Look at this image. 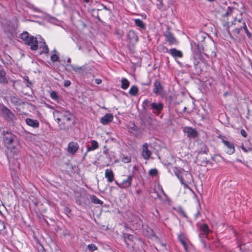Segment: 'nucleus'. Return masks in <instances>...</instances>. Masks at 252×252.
Listing matches in <instances>:
<instances>
[{
  "mask_svg": "<svg viewBox=\"0 0 252 252\" xmlns=\"http://www.w3.org/2000/svg\"><path fill=\"white\" fill-rule=\"evenodd\" d=\"M134 22L135 24L140 28L144 29L145 28V24L141 20L136 19L134 20Z\"/></svg>",
  "mask_w": 252,
  "mask_h": 252,
  "instance_id": "32",
  "label": "nucleus"
},
{
  "mask_svg": "<svg viewBox=\"0 0 252 252\" xmlns=\"http://www.w3.org/2000/svg\"><path fill=\"white\" fill-rule=\"evenodd\" d=\"M175 174L185 189L188 188V184H191L193 181L192 176L189 172L179 170L175 172Z\"/></svg>",
  "mask_w": 252,
  "mask_h": 252,
  "instance_id": "1",
  "label": "nucleus"
},
{
  "mask_svg": "<svg viewBox=\"0 0 252 252\" xmlns=\"http://www.w3.org/2000/svg\"><path fill=\"white\" fill-rule=\"evenodd\" d=\"M191 48L195 59L200 60L202 57V48L195 42H191Z\"/></svg>",
  "mask_w": 252,
  "mask_h": 252,
  "instance_id": "6",
  "label": "nucleus"
},
{
  "mask_svg": "<svg viewBox=\"0 0 252 252\" xmlns=\"http://www.w3.org/2000/svg\"><path fill=\"white\" fill-rule=\"evenodd\" d=\"M131 125V126L128 127V131L130 133H134V131H136L137 130V127L133 123H132Z\"/></svg>",
  "mask_w": 252,
  "mask_h": 252,
  "instance_id": "36",
  "label": "nucleus"
},
{
  "mask_svg": "<svg viewBox=\"0 0 252 252\" xmlns=\"http://www.w3.org/2000/svg\"><path fill=\"white\" fill-rule=\"evenodd\" d=\"M2 115L8 121H12L15 119L14 115L5 107H3L1 109Z\"/></svg>",
  "mask_w": 252,
  "mask_h": 252,
  "instance_id": "11",
  "label": "nucleus"
},
{
  "mask_svg": "<svg viewBox=\"0 0 252 252\" xmlns=\"http://www.w3.org/2000/svg\"><path fill=\"white\" fill-rule=\"evenodd\" d=\"M97 10H101V8L98 9Z\"/></svg>",
  "mask_w": 252,
  "mask_h": 252,
  "instance_id": "60",
  "label": "nucleus"
},
{
  "mask_svg": "<svg viewBox=\"0 0 252 252\" xmlns=\"http://www.w3.org/2000/svg\"><path fill=\"white\" fill-rule=\"evenodd\" d=\"M33 9L34 11H38L37 8H34Z\"/></svg>",
  "mask_w": 252,
  "mask_h": 252,
  "instance_id": "58",
  "label": "nucleus"
},
{
  "mask_svg": "<svg viewBox=\"0 0 252 252\" xmlns=\"http://www.w3.org/2000/svg\"><path fill=\"white\" fill-rule=\"evenodd\" d=\"M19 37L25 42L26 44L31 46V50L34 51L37 50V40L36 37L33 36H29L27 32H24L20 35Z\"/></svg>",
  "mask_w": 252,
  "mask_h": 252,
  "instance_id": "3",
  "label": "nucleus"
},
{
  "mask_svg": "<svg viewBox=\"0 0 252 252\" xmlns=\"http://www.w3.org/2000/svg\"><path fill=\"white\" fill-rule=\"evenodd\" d=\"M142 106L145 110L150 106L152 112L156 116H158L163 109V104L162 102L151 103L148 99H145L142 103Z\"/></svg>",
  "mask_w": 252,
  "mask_h": 252,
  "instance_id": "2",
  "label": "nucleus"
},
{
  "mask_svg": "<svg viewBox=\"0 0 252 252\" xmlns=\"http://www.w3.org/2000/svg\"><path fill=\"white\" fill-rule=\"evenodd\" d=\"M220 138L221 139V142L225 147L226 153L228 155L233 154L235 151L233 142L227 140V139L223 136L220 137Z\"/></svg>",
  "mask_w": 252,
  "mask_h": 252,
  "instance_id": "5",
  "label": "nucleus"
},
{
  "mask_svg": "<svg viewBox=\"0 0 252 252\" xmlns=\"http://www.w3.org/2000/svg\"><path fill=\"white\" fill-rule=\"evenodd\" d=\"M240 133H241V134L244 137H245V138L247 137V133L246 131L244 129H241V131H240Z\"/></svg>",
  "mask_w": 252,
  "mask_h": 252,
  "instance_id": "41",
  "label": "nucleus"
},
{
  "mask_svg": "<svg viewBox=\"0 0 252 252\" xmlns=\"http://www.w3.org/2000/svg\"><path fill=\"white\" fill-rule=\"evenodd\" d=\"M68 66L71 67L75 72H80L81 71L83 70V66H79L77 65H74L73 64H69Z\"/></svg>",
  "mask_w": 252,
  "mask_h": 252,
  "instance_id": "30",
  "label": "nucleus"
},
{
  "mask_svg": "<svg viewBox=\"0 0 252 252\" xmlns=\"http://www.w3.org/2000/svg\"><path fill=\"white\" fill-rule=\"evenodd\" d=\"M159 192L156 193V196L154 197L156 199L158 198L162 200L166 199L167 196L165 193L164 192L163 189L160 186H158Z\"/></svg>",
  "mask_w": 252,
  "mask_h": 252,
  "instance_id": "25",
  "label": "nucleus"
},
{
  "mask_svg": "<svg viewBox=\"0 0 252 252\" xmlns=\"http://www.w3.org/2000/svg\"><path fill=\"white\" fill-rule=\"evenodd\" d=\"M85 2L88 3L89 1V0H83Z\"/></svg>",
  "mask_w": 252,
  "mask_h": 252,
  "instance_id": "52",
  "label": "nucleus"
},
{
  "mask_svg": "<svg viewBox=\"0 0 252 252\" xmlns=\"http://www.w3.org/2000/svg\"><path fill=\"white\" fill-rule=\"evenodd\" d=\"M115 183L120 188V183H118L117 181H115Z\"/></svg>",
  "mask_w": 252,
  "mask_h": 252,
  "instance_id": "49",
  "label": "nucleus"
},
{
  "mask_svg": "<svg viewBox=\"0 0 252 252\" xmlns=\"http://www.w3.org/2000/svg\"><path fill=\"white\" fill-rule=\"evenodd\" d=\"M149 173L150 176L155 177L158 174V170L156 169H152L149 171Z\"/></svg>",
  "mask_w": 252,
  "mask_h": 252,
  "instance_id": "37",
  "label": "nucleus"
},
{
  "mask_svg": "<svg viewBox=\"0 0 252 252\" xmlns=\"http://www.w3.org/2000/svg\"><path fill=\"white\" fill-rule=\"evenodd\" d=\"M79 145L77 143L70 142L68 144L67 152L72 155H74L78 150Z\"/></svg>",
  "mask_w": 252,
  "mask_h": 252,
  "instance_id": "12",
  "label": "nucleus"
},
{
  "mask_svg": "<svg viewBox=\"0 0 252 252\" xmlns=\"http://www.w3.org/2000/svg\"><path fill=\"white\" fill-rule=\"evenodd\" d=\"M153 93L157 95L160 94L163 91V88L160 82L158 81H156L154 84Z\"/></svg>",
  "mask_w": 252,
  "mask_h": 252,
  "instance_id": "14",
  "label": "nucleus"
},
{
  "mask_svg": "<svg viewBox=\"0 0 252 252\" xmlns=\"http://www.w3.org/2000/svg\"><path fill=\"white\" fill-rule=\"evenodd\" d=\"M91 201L94 204H102L103 202L99 200L96 196L91 195Z\"/></svg>",
  "mask_w": 252,
  "mask_h": 252,
  "instance_id": "31",
  "label": "nucleus"
},
{
  "mask_svg": "<svg viewBox=\"0 0 252 252\" xmlns=\"http://www.w3.org/2000/svg\"><path fill=\"white\" fill-rule=\"evenodd\" d=\"M53 52H54V54H53L52 55H51V60L53 62H55L59 60V57L56 54L57 51L56 50V49H54L53 50Z\"/></svg>",
  "mask_w": 252,
  "mask_h": 252,
  "instance_id": "33",
  "label": "nucleus"
},
{
  "mask_svg": "<svg viewBox=\"0 0 252 252\" xmlns=\"http://www.w3.org/2000/svg\"><path fill=\"white\" fill-rule=\"evenodd\" d=\"M178 239H179V241L182 244L185 251H188V245H187V239L186 238L185 235L183 233L181 232L178 235Z\"/></svg>",
  "mask_w": 252,
  "mask_h": 252,
  "instance_id": "18",
  "label": "nucleus"
},
{
  "mask_svg": "<svg viewBox=\"0 0 252 252\" xmlns=\"http://www.w3.org/2000/svg\"><path fill=\"white\" fill-rule=\"evenodd\" d=\"M14 136L10 132H7L6 135H4L3 137V141L5 144L10 145L13 142Z\"/></svg>",
  "mask_w": 252,
  "mask_h": 252,
  "instance_id": "23",
  "label": "nucleus"
},
{
  "mask_svg": "<svg viewBox=\"0 0 252 252\" xmlns=\"http://www.w3.org/2000/svg\"><path fill=\"white\" fill-rule=\"evenodd\" d=\"M233 11V8L230 7H228L227 8V10L226 12L223 15L224 17H227L229 15H231Z\"/></svg>",
  "mask_w": 252,
  "mask_h": 252,
  "instance_id": "35",
  "label": "nucleus"
},
{
  "mask_svg": "<svg viewBox=\"0 0 252 252\" xmlns=\"http://www.w3.org/2000/svg\"><path fill=\"white\" fill-rule=\"evenodd\" d=\"M131 176H128L127 178L124 180L122 183H120V188L121 189H127L130 187L132 183Z\"/></svg>",
  "mask_w": 252,
  "mask_h": 252,
  "instance_id": "16",
  "label": "nucleus"
},
{
  "mask_svg": "<svg viewBox=\"0 0 252 252\" xmlns=\"http://www.w3.org/2000/svg\"><path fill=\"white\" fill-rule=\"evenodd\" d=\"M91 147H88L87 148L86 153L84 154V157L86 156L87 153L91 151H94L97 149L98 147V142L94 140H93L91 141Z\"/></svg>",
  "mask_w": 252,
  "mask_h": 252,
  "instance_id": "22",
  "label": "nucleus"
},
{
  "mask_svg": "<svg viewBox=\"0 0 252 252\" xmlns=\"http://www.w3.org/2000/svg\"><path fill=\"white\" fill-rule=\"evenodd\" d=\"M127 38L130 42L136 43L138 41V36L135 32L133 30H130L127 34Z\"/></svg>",
  "mask_w": 252,
  "mask_h": 252,
  "instance_id": "13",
  "label": "nucleus"
},
{
  "mask_svg": "<svg viewBox=\"0 0 252 252\" xmlns=\"http://www.w3.org/2000/svg\"><path fill=\"white\" fill-rule=\"evenodd\" d=\"M131 224L133 229H138L143 227L142 220L138 216H133V220L131 221Z\"/></svg>",
  "mask_w": 252,
  "mask_h": 252,
  "instance_id": "10",
  "label": "nucleus"
},
{
  "mask_svg": "<svg viewBox=\"0 0 252 252\" xmlns=\"http://www.w3.org/2000/svg\"><path fill=\"white\" fill-rule=\"evenodd\" d=\"M227 31L228 33L229 34H230V32H229V29H228L227 28Z\"/></svg>",
  "mask_w": 252,
  "mask_h": 252,
  "instance_id": "54",
  "label": "nucleus"
},
{
  "mask_svg": "<svg viewBox=\"0 0 252 252\" xmlns=\"http://www.w3.org/2000/svg\"><path fill=\"white\" fill-rule=\"evenodd\" d=\"M180 213H181V214L183 216H184V217H186V218L187 217V216H186V213H185L184 211L181 210V211H180Z\"/></svg>",
  "mask_w": 252,
  "mask_h": 252,
  "instance_id": "45",
  "label": "nucleus"
},
{
  "mask_svg": "<svg viewBox=\"0 0 252 252\" xmlns=\"http://www.w3.org/2000/svg\"><path fill=\"white\" fill-rule=\"evenodd\" d=\"M95 82L96 84H100L101 83L102 81L99 78H96L95 79Z\"/></svg>",
  "mask_w": 252,
  "mask_h": 252,
  "instance_id": "44",
  "label": "nucleus"
},
{
  "mask_svg": "<svg viewBox=\"0 0 252 252\" xmlns=\"http://www.w3.org/2000/svg\"><path fill=\"white\" fill-rule=\"evenodd\" d=\"M105 177L109 183H111L114 179V175L112 170L106 169L105 171Z\"/></svg>",
  "mask_w": 252,
  "mask_h": 252,
  "instance_id": "24",
  "label": "nucleus"
},
{
  "mask_svg": "<svg viewBox=\"0 0 252 252\" xmlns=\"http://www.w3.org/2000/svg\"><path fill=\"white\" fill-rule=\"evenodd\" d=\"M166 41L170 45H177L178 42L173 34L167 29L164 33Z\"/></svg>",
  "mask_w": 252,
  "mask_h": 252,
  "instance_id": "7",
  "label": "nucleus"
},
{
  "mask_svg": "<svg viewBox=\"0 0 252 252\" xmlns=\"http://www.w3.org/2000/svg\"><path fill=\"white\" fill-rule=\"evenodd\" d=\"M200 229L205 235H208L210 232V230L208 225L206 223H203L200 225Z\"/></svg>",
  "mask_w": 252,
  "mask_h": 252,
  "instance_id": "29",
  "label": "nucleus"
},
{
  "mask_svg": "<svg viewBox=\"0 0 252 252\" xmlns=\"http://www.w3.org/2000/svg\"><path fill=\"white\" fill-rule=\"evenodd\" d=\"M129 94L131 96H136L138 93V89L136 86H132L130 88L129 92Z\"/></svg>",
  "mask_w": 252,
  "mask_h": 252,
  "instance_id": "27",
  "label": "nucleus"
},
{
  "mask_svg": "<svg viewBox=\"0 0 252 252\" xmlns=\"http://www.w3.org/2000/svg\"><path fill=\"white\" fill-rule=\"evenodd\" d=\"M53 114L55 120L58 124H59L62 120L70 121L72 117V114L69 111L64 109L55 110L53 111Z\"/></svg>",
  "mask_w": 252,
  "mask_h": 252,
  "instance_id": "4",
  "label": "nucleus"
},
{
  "mask_svg": "<svg viewBox=\"0 0 252 252\" xmlns=\"http://www.w3.org/2000/svg\"><path fill=\"white\" fill-rule=\"evenodd\" d=\"M102 6L103 7V9H104L105 10H108V9H107V8L106 6H105V5H103V4H102Z\"/></svg>",
  "mask_w": 252,
  "mask_h": 252,
  "instance_id": "47",
  "label": "nucleus"
},
{
  "mask_svg": "<svg viewBox=\"0 0 252 252\" xmlns=\"http://www.w3.org/2000/svg\"><path fill=\"white\" fill-rule=\"evenodd\" d=\"M129 86V81L126 78H123L121 80V88L124 90H126L128 88Z\"/></svg>",
  "mask_w": 252,
  "mask_h": 252,
  "instance_id": "28",
  "label": "nucleus"
},
{
  "mask_svg": "<svg viewBox=\"0 0 252 252\" xmlns=\"http://www.w3.org/2000/svg\"><path fill=\"white\" fill-rule=\"evenodd\" d=\"M184 131L187 133L188 136L189 137L194 138L197 135L196 131L190 127H185L184 128Z\"/></svg>",
  "mask_w": 252,
  "mask_h": 252,
  "instance_id": "17",
  "label": "nucleus"
},
{
  "mask_svg": "<svg viewBox=\"0 0 252 252\" xmlns=\"http://www.w3.org/2000/svg\"><path fill=\"white\" fill-rule=\"evenodd\" d=\"M201 242L202 243V244H203V245L204 246V247L205 248L206 247V244H205L204 241H203V240H201Z\"/></svg>",
  "mask_w": 252,
  "mask_h": 252,
  "instance_id": "51",
  "label": "nucleus"
},
{
  "mask_svg": "<svg viewBox=\"0 0 252 252\" xmlns=\"http://www.w3.org/2000/svg\"><path fill=\"white\" fill-rule=\"evenodd\" d=\"M67 62H68V63H70V59H69H69H68V60H67Z\"/></svg>",
  "mask_w": 252,
  "mask_h": 252,
  "instance_id": "55",
  "label": "nucleus"
},
{
  "mask_svg": "<svg viewBox=\"0 0 252 252\" xmlns=\"http://www.w3.org/2000/svg\"><path fill=\"white\" fill-rule=\"evenodd\" d=\"M5 224L3 221H0V232L5 228Z\"/></svg>",
  "mask_w": 252,
  "mask_h": 252,
  "instance_id": "40",
  "label": "nucleus"
},
{
  "mask_svg": "<svg viewBox=\"0 0 252 252\" xmlns=\"http://www.w3.org/2000/svg\"><path fill=\"white\" fill-rule=\"evenodd\" d=\"M50 97L52 99L55 100H58L59 99V96L55 91H52L50 93Z\"/></svg>",
  "mask_w": 252,
  "mask_h": 252,
  "instance_id": "34",
  "label": "nucleus"
},
{
  "mask_svg": "<svg viewBox=\"0 0 252 252\" xmlns=\"http://www.w3.org/2000/svg\"><path fill=\"white\" fill-rule=\"evenodd\" d=\"M14 163H15V167L14 168H13V169L14 170H16L17 169H18L19 168V164L16 161H14ZM9 168H10V169H12L10 164L9 165Z\"/></svg>",
  "mask_w": 252,
  "mask_h": 252,
  "instance_id": "39",
  "label": "nucleus"
},
{
  "mask_svg": "<svg viewBox=\"0 0 252 252\" xmlns=\"http://www.w3.org/2000/svg\"><path fill=\"white\" fill-rule=\"evenodd\" d=\"M186 109H187V108L186 107H185L183 109V111L185 112L186 111Z\"/></svg>",
  "mask_w": 252,
  "mask_h": 252,
  "instance_id": "56",
  "label": "nucleus"
},
{
  "mask_svg": "<svg viewBox=\"0 0 252 252\" xmlns=\"http://www.w3.org/2000/svg\"><path fill=\"white\" fill-rule=\"evenodd\" d=\"M156 214L154 213V215L155 216L157 217H160L159 214L158 213V212L157 210L156 211Z\"/></svg>",
  "mask_w": 252,
  "mask_h": 252,
  "instance_id": "46",
  "label": "nucleus"
},
{
  "mask_svg": "<svg viewBox=\"0 0 252 252\" xmlns=\"http://www.w3.org/2000/svg\"><path fill=\"white\" fill-rule=\"evenodd\" d=\"M242 29H243L245 31L247 36L249 38H251L252 37V34L249 31L245 22H243L242 23V25H241L239 28H236V29H235L233 31V32L237 34H239L240 33V32L242 30Z\"/></svg>",
  "mask_w": 252,
  "mask_h": 252,
  "instance_id": "9",
  "label": "nucleus"
},
{
  "mask_svg": "<svg viewBox=\"0 0 252 252\" xmlns=\"http://www.w3.org/2000/svg\"><path fill=\"white\" fill-rule=\"evenodd\" d=\"M12 82H13V85H14L15 81H14V80H12Z\"/></svg>",
  "mask_w": 252,
  "mask_h": 252,
  "instance_id": "59",
  "label": "nucleus"
},
{
  "mask_svg": "<svg viewBox=\"0 0 252 252\" xmlns=\"http://www.w3.org/2000/svg\"><path fill=\"white\" fill-rule=\"evenodd\" d=\"M208 1H210V2H213L215 0H207Z\"/></svg>",
  "mask_w": 252,
  "mask_h": 252,
  "instance_id": "57",
  "label": "nucleus"
},
{
  "mask_svg": "<svg viewBox=\"0 0 252 252\" xmlns=\"http://www.w3.org/2000/svg\"><path fill=\"white\" fill-rule=\"evenodd\" d=\"M242 149L243 150V151L245 152V153H248V152L252 150V149L251 148H247L246 147H244V146H243L242 147Z\"/></svg>",
  "mask_w": 252,
  "mask_h": 252,
  "instance_id": "43",
  "label": "nucleus"
},
{
  "mask_svg": "<svg viewBox=\"0 0 252 252\" xmlns=\"http://www.w3.org/2000/svg\"><path fill=\"white\" fill-rule=\"evenodd\" d=\"M243 21L242 19L241 18V19H239L238 20V22L239 23H242L244 22V21Z\"/></svg>",
  "mask_w": 252,
  "mask_h": 252,
  "instance_id": "50",
  "label": "nucleus"
},
{
  "mask_svg": "<svg viewBox=\"0 0 252 252\" xmlns=\"http://www.w3.org/2000/svg\"><path fill=\"white\" fill-rule=\"evenodd\" d=\"M218 157V155H215L214 157H212V159L214 160H215L216 158Z\"/></svg>",
  "mask_w": 252,
  "mask_h": 252,
  "instance_id": "48",
  "label": "nucleus"
},
{
  "mask_svg": "<svg viewBox=\"0 0 252 252\" xmlns=\"http://www.w3.org/2000/svg\"><path fill=\"white\" fill-rule=\"evenodd\" d=\"M169 53L175 59L177 58H181L183 57L182 52L181 51L176 49V48L170 49Z\"/></svg>",
  "mask_w": 252,
  "mask_h": 252,
  "instance_id": "21",
  "label": "nucleus"
},
{
  "mask_svg": "<svg viewBox=\"0 0 252 252\" xmlns=\"http://www.w3.org/2000/svg\"><path fill=\"white\" fill-rule=\"evenodd\" d=\"M71 84V82L69 80H65L64 82V86L65 87H67L69 86Z\"/></svg>",
  "mask_w": 252,
  "mask_h": 252,
  "instance_id": "42",
  "label": "nucleus"
},
{
  "mask_svg": "<svg viewBox=\"0 0 252 252\" xmlns=\"http://www.w3.org/2000/svg\"><path fill=\"white\" fill-rule=\"evenodd\" d=\"M26 123L27 125L33 128H37L39 126V123L38 120H33L31 118H27L26 119Z\"/></svg>",
  "mask_w": 252,
  "mask_h": 252,
  "instance_id": "20",
  "label": "nucleus"
},
{
  "mask_svg": "<svg viewBox=\"0 0 252 252\" xmlns=\"http://www.w3.org/2000/svg\"><path fill=\"white\" fill-rule=\"evenodd\" d=\"M237 161H238V162H242L241 160V159H237Z\"/></svg>",
  "mask_w": 252,
  "mask_h": 252,
  "instance_id": "53",
  "label": "nucleus"
},
{
  "mask_svg": "<svg viewBox=\"0 0 252 252\" xmlns=\"http://www.w3.org/2000/svg\"><path fill=\"white\" fill-rule=\"evenodd\" d=\"M149 146L147 143H145L142 147L141 155L146 160L149 159L152 155V152L149 150Z\"/></svg>",
  "mask_w": 252,
  "mask_h": 252,
  "instance_id": "8",
  "label": "nucleus"
},
{
  "mask_svg": "<svg viewBox=\"0 0 252 252\" xmlns=\"http://www.w3.org/2000/svg\"><path fill=\"white\" fill-rule=\"evenodd\" d=\"M122 161L124 163H129L131 161V158L129 156H126L122 158Z\"/></svg>",
  "mask_w": 252,
  "mask_h": 252,
  "instance_id": "38",
  "label": "nucleus"
},
{
  "mask_svg": "<svg viewBox=\"0 0 252 252\" xmlns=\"http://www.w3.org/2000/svg\"><path fill=\"white\" fill-rule=\"evenodd\" d=\"M37 45L38 47H39V49L41 50L40 54L48 53L49 49L45 42H40L39 43L37 42Z\"/></svg>",
  "mask_w": 252,
  "mask_h": 252,
  "instance_id": "26",
  "label": "nucleus"
},
{
  "mask_svg": "<svg viewBox=\"0 0 252 252\" xmlns=\"http://www.w3.org/2000/svg\"><path fill=\"white\" fill-rule=\"evenodd\" d=\"M9 79L6 77V73L3 69H0V84L5 85L8 83Z\"/></svg>",
  "mask_w": 252,
  "mask_h": 252,
  "instance_id": "19",
  "label": "nucleus"
},
{
  "mask_svg": "<svg viewBox=\"0 0 252 252\" xmlns=\"http://www.w3.org/2000/svg\"><path fill=\"white\" fill-rule=\"evenodd\" d=\"M113 120V116L111 113H107L100 119V123L103 125H106Z\"/></svg>",
  "mask_w": 252,
  "mask_h": 252,
  "instance_id": "15",
  "label": "nucleus"
}]
</instances>
